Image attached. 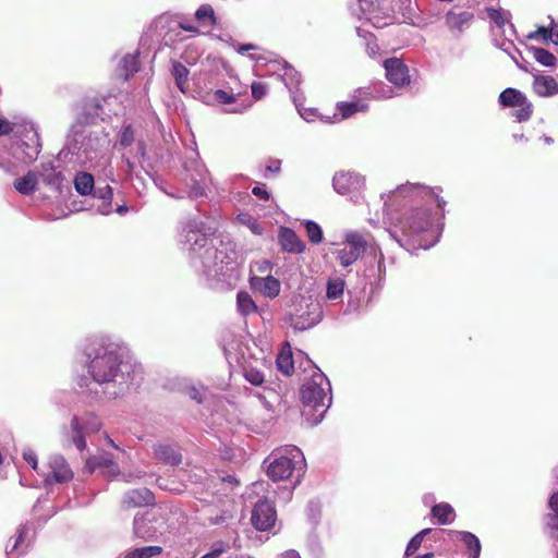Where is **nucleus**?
Here are the masks:
<instances>
[{"instance_id": "nucleus-1", "label": "nucleus", "mask_w": 558, "mask_h": 558, "mask_svg": "<svg viewBox=\"0 0 558 558\" xmlns=\"http://www.w3.org/2000/svg\"><path fill=\"white\" fill-rule=\"evenodd\" d=\"M384 209L395 227L401 231H390V235L412 252L418 248L428 250L438 242L439 234L430 229V208L437 205L444 208L446 202L439 197L438 192L422 184H401L389 193H383Z\"/></svg>"}, {"instance_id": "nucleus-2", "label": "nucleus", "mask_w": 558, "mask_h": 558, "mask_svg": "<svg viewBox=\"0 0 558 558\" xmlns=\"http://www.w3.org/2000/svg\"><path fill=\"white\" fill-rule=\"evenodd\" d=\"M85 356L92 381L82 379L80 387L93 399L122 397L142 380L141 365L126 359L117 343L93 341L86 347Z\"/></svg>"}, {"instance_id": "nucleus-3", "label": "nucleus", "mask_w": 558, "mask_h": 558, "mask_svg": "<svg viewBox=\"0 0 558 558\" xmlns=\"http://www.w3.org/2000/svg\"><path fill=\"white\" fill-rule=\"evenodd\" d=\"M180 242L190 254L192 267L213 286H233L240 277L235 244L221 234L207 233L203 223L189 221Z\"/></svg>"}, {"instance_id": "nucleus-4", "label": "nucleus", "mask_w": 558, "mask_h": 558, "mask_svg": "<svg viewBox=\"0 0 558 558\" xmlns=\"http://www.w3.org/2000/svg\"><path fill=\"white\" fill-rule=\"evenodd\" d=\"M302 412L310 425L319 424L331 404V386L327 376L314 367L311 378L301 388Z\"/></svg>"}, {"instance_id": "nucleus-5", "label": "nucleus", "mask_w": 558, "mask_h": 558, "mask_svg": "<svg viewBox=\"0 0 558 558\" xmlns=\"http://www.w3.org/2000/svg\"><path fill=\"white\" fill-rule=\"evenodd\" d=\"M266 473L274 482L284 481L290 477L293 470L305 466L303 452L295 446H286L274 451L265 459Z\"/></svg>"}, {"instance_id": "nucleus-6", "label": "nucleus", "mask_w": 558, "mask_h": 558, "mask_svg": "<svg viewBox=\"0 0 558 558\" xmlns=\"http://www.w3.org/2000/svg\"><path fill=\"white\" fill-rule=\"evenodd\" d=\"M320 304L312 296H296L288 313V322L295 330L303 331L314 327L322 319Z\"/></svg>"}, {"instance_id": "nucleus-7", "label": "nucleus", "mask_w": 558, "mask_h": 558, "mask_svg": "<svg viewBox=\"0 0 558 558\" xmlns=\"http://www.w3.org/2000/svg\"><path fill=\"white\" fill-rule=\"evenodd\" d=\"M22 126V137L11 145L10 154L16 161L29 165L37 159L41 150V144L34 123L25 122Z\"/></svg>"}, {"instance_id": "nucleus-8", "label": "nucleus", "mask_w": 558, "mask_h": 558, "mask_svg": "<svg viewBox=\"0 0 558 558\" xmlns=\"http://www.w3.org/2000/svg\"><path fill=\"white\" fill-rule=\"evenodd\" d=\"M102 423L100 418L94 413H83L82 415H74L71 420L70 430L68 436L71 442L80 450L86 449V435L94 434L100 430Z\"/></svg>"}, {"instance_id": "nucleus-9", "label": "nucleus", "mask_w": 558, "mask_h": 558, "mask_svg": "<svg viewBox=\"0 0 558 558\" xmlns=\"http://www.w3.org/2000/svg\"><path fill=\"white\" fill-rule=\"evenodd\" d=\"M332 187L338 194L348 196L351 202L357 204L363 199L365 179L354 171H338L332 178Z\"/></svg>"}, {"instance_id": "nucleus-10", "label": "nucleus", "mask_w": 558, "mask_h": 558, "mask_svg": "<svg viewBox=\"0 0 558 558\" xmlns=\"http://www.w3.org/2000/svg\"><path fill=\"white\" fill-rule=\"evenodd\" d=\"M166 527L163 517L156 511H145L135 514L133 520L134 536L144 541L156 539Z\"/></svg>"}, {"instance_id": "nucleus-11", "label": "nucleus", "mask_w": 558, "mask_h": 558, "mask_svg": "<svg viewBox=\"0 0 558 558\" xmlns=\"http://www.w3.org/2000/svg\"><path fill=\"white\" fill-rule=\"evenodd\" d=\"M366 246L367 242L364 235L356 231H351L345 234L344 242L332 254L342 267H349L365 252Z\"/></svg>"}, {"instance_id": "nucleus-12", "label": "nucleus", "mask_w": 558, "mask_h": 558, "mask_svg": "<svg viewBox=\"0 0 558 558\" xmlns=\"http://www.w3.org/2000/svg\"><path fill=\"white\" fill-rule=\"evenodd\" d=\"M349 9L352 15L368 21L376 28H383L392 22L391 16L381 17L379 0H354Z\"/></svg>"}, {"instance_id": "nucleus-13", "label": "nucleus", "mask_w": 558, "mask_h": 558, "mask_svg": "<svg viewBox=\"0 0 558 558\" xmlns=\"http://www.w3.org/2000/svg\"><path fill=\"white\" fill-rule=\"evenodd\" d=\"M100 148V140L96 134L75 133L73 143L69 144V151L81 161H92Z\"/></svg>"}, {"instance_id": "nucleus-14", "label": "nucleus", "mask_w": 558, "mask_h": 558, "mask_svg": "<svg viewBox=\"0 0 558 558\" xmlns=\"http://www.w3.org/2000/svg\"><path fill=\"white\" fill-rule=\"evenodd\" d=\"M48 472L45 475V483L51 485L65 484L73 480L74 473L68 461L61 454H52L48 460Z\"/></svg>"}, {"instance_id": "nucleus-15", "label": "nucleus", "mask_w": 558, "mask_h": 558, "mask_svg": "<svg viewBox=\"0 0 558 558\" xmlns=\"http://www.w3.org/2000/svg\"><path fill=\"white\" fill-rule=\"evenodd\" d=\"M270 66L274 73H278V75L281 77L291 94L293 102L299 108L300 95L298 86L301 83V74L286 61H271Z\"/></svg>"}, {"instance_id": "nucleus-16", "label": "nucleus", "mask_w": 558, "mask_h": 558, "mask_svg": "<svg viewBox=\"0 0 558 558\" xmlns=\"http://www.w3.org/2000/svg\"><path fill=\"white\" fill-rule=\"evenodd\" d=\"M83 471L88 474L99 472L109 478L117 477L120 474L118 463L114 462L111 454L107 452L89 457L85 462Z\"/></svg>"}, {"instance_id": "nucleus-17", "label": "nucleus", "mask_w": 558, "mask_h": 558, "mask_svg": "<svg viewBox=\"0 0 558 558\" xmlns=\"http://www.w3.org/2000/svg\"><path fill=\"white\" fill-rule=\"evenodd\" d=\"M445 25L453 37H460L469 29L474 21L471 11L451 9L445 14Z\"/></svg>"}, {"instance_id": "nucleus-18", "label": "nucleus", "mask_w": 558, "mask_h": 558, "mask_svg": "<svg viewBox=\"0 0 558 558\" xmlns=\"http://www.w3.org/2000/svg\"><path fill=\"white\" fill-rule=\"evenodd\" d=\"M276 519V509L268 500L258 501L252 511V524L259 531L269 530L274 526Z\"/></svg>"}, {"instance_id": "nucleus-19", "label": "nucleus", "mask_w": 558, "mask_h": 558, "mask_svg": "<svg viewBox=\"0 0 558 558\" xmlns=\"http://www.w3.org/2000/svg\"><path fill=\"white\" fill-rule=\"evenodd\" d=\"M248 282L252 290L270 300L277 298L281 291L280 281L271 275H252Z\"/></svg>"}, {"instance_id": "nucleus-20", "label": "nucleus", "mask_w": 558, "mask_h": 558, "mask_svg": "<svg viewBox=\"0 0 558 558\" xmlns=\"http://www.w3.org/2000/svg\"><path fill=\"white\" fill-rule=\"evenodd\" d=\"M387 80L398 87L410 84L408 66L398 58H390L384 62Z\"/></svg>"}, {"instance_id": "nucleus-21", "label": "nucleus", "mask_w": 558, "mask_h": 558, "mask_svg": "<svg viewBox=\"0 0 558 558\" xmlns=\"http://www.w3.org/2000/svg\"><path fill=\"white\" fill-rule=\"evenodd\" d=\"M154 494L148 488L130 489L121 499V508L130 510L132 508L149 506L154 504Z\"/></svg>"}, {"instance_id": "nucleus-22", "label": "nucleus", "mask_w": 558, "mask_h": 558, "mask_svg": "<svg viewBox=\"0 0 558 558\" xmlns=\"http://www.w3.org/2000/svg\"><path fill=\"white\" fill-rule=\"evenodd\" d=\"M278 240L282 251L287 253L302 254L305 251V243L290 228L281 227L278 232Z\"/></svg>"}, {"instance_id": "nucleus-23", "label": "nucleus", "mask_w": 558, "mask_h": 558, "mask_svg": "<svg viewBox=\"0 0 558 558\" xmlns=\"http://www.w3.org/2000/svg\"><path fill=\"white\" fill-rule=\"evenodd\" d=\"M191 181L189 196L195 199L205 196L207 182H211V179L204 165L196 166V177H192Z\"/></svg>"}, {"instance_id": "nucleus-24", "label": "nucleus", "mask_w": 558, "mask_h": 558, "mask_svg": "<svg viewBox=\"0 0 558 558\" xmlns=\"http://www.w3.org/2000/svg\"><path fill=\"white\" fill-rule=\"evenodd\" d=\"M534 92L541 97H549L558 94V83L553 76L538 75L534 77Z\"/></svg>"}, {"instance_id": "nucleus-25", "label": "nucleus", "mask_w": 558, "mask_h": 558, "mask_svg": "<svg viewBox=\"0 0 558 558\" xmlns=\"http://www.w3.org/2000/svg\"><path fill=\"white\" fill-rule=\"evenodd\" d=\"M156 458L170 465H179L182 462V454L175 446L157 445L155 446Z\"/></svg>"}, {"instance_id": "nucleus-26", "label": "nucleus", "mask_w": 558, "mask_h": 558, "mask_svg": "<svg viewBox=\"0 0 558 558\" xmlns=\"http://www.w3.org/2000/svg\"><path fill=\"white\" fill-rule=\"evenodd\" d=\"M39 177L43 182L58 190L63 181V175L61 171H58L52 162H43L40 166Z\"/></svg>"}, {"instance_id": "nucleus-27", "label": "nucleus", "mask_w": 558, "mask_h": 558, "mask_svg": "<svg viewBox=\"0 0 558 558\" xmlns=\"http://www.w3.org/2000/svg\"><path fill=\"white\" fill-rule=\"evenodd\" d=\"M138 52L128 53L120 60L118 73L124 81H128L138 71Z\"/></svg>"}, {"instance_id": "nucleus-28", "label": "nucleus", "mask_w": 558, "mask_h": 558, "mask_svg": "<svg viewBox=\"0 0 558 558\" xmlns=\"http://www.w3.org/2000/svg\"><path fill=\"white\" fill-rule=\"evenodd\" d=\"M37 174L33 171H28L24 177L17 178L14 181V189L22 195H31L37 189Z\"/></svg>"}, {"instance_id": "nucleus-29", "label": "nucleus", "mask_w": 558, "mask_h": 558, "mask_svg": "<svg viewBox=\"0 0 558 558\" xmlns=\"http://www.w3.org/2000/svg\"><path fill=\"white\" fill-rule=\"evenodd\" d=\"M93 196L102 201V204L97 209L99 214L109 215L112 211L111 203L113 193L109 185L95 187Z\"/></svg>"}, {"instance_id": "nucleus-30", "label": "nucleus", "mask_w": 558, "mask_h": 558, "mask_svg": "<svg viewBox=\"0 0 558 558\" xmlns=\"http://www.w3.org/2000/svg\"><path fill=\"white\" fill-rule=\"evenodd\" d=\"M432 515L437 519L439 524L446 525L453 522L456 512L451 505L447 502H440L433 506Z\"/></svg>"}, {"instance_id": "nucleus-31", "label": "nucleus", "mask_w": 558, "mask_h": 558, "mask_svg": "<svg viewBox=\"0 0 558 558\" xmlns=\"http://www.w3.org/2000/svg\"><path fill=\"white\" fill-rule=\"evenodd\" d=\"M74 187L80 195L87 196L93 194L95 181L90 173L78 172L74 178Z\"/></svg>"}, {"instance_id": "nucleus-32", "label": "nucleus", "mask_w": 558, "mask_h": 558, "mask_svg": "<svg viewBox=\"0 0 558 558\" xmlns=\"http://www.w3.org/2000/svg\"><path fill=\"white\" fill-rule=\"evenodd\" d=\"M368 109V105L363 100L341 101L337 104L341 119H348L356 112H364Z\"/></svg>"}, {"instance_id": "nucleus-33", "label": "nucleus", "mask_w": 558, "mask_h": 558, "mask_svg": "<svg viewBox=\"0 0 558 558\" xmlns=\"http://www.w3.org/2000/svg\"><path fill=\"white\" fill-rule=\"evenodd\" d=\"M489 20L496 25L497 28L504 29L508 25L511 34L515 33L513 24L510 23V13L504 10L493 8L487 9Z\"/></svg>"}, {"instance_id": "nucleus-34", "label": "nucleus", "mask_w": 558, "mask_h": 558, "mask_svg": "<svg viewBox=\"0 0 558 558\" xmlns=\"http://www.w3.org/2000/svg\"><path fill=\"white\" fill-rule=\"evenodd\" d=\"M236 308L243 316L257 312V305L251 294L246 291H239L236 294Z\"/></svg>"}, {"instance_id": "nucleus-35", "label": "nucleus", "mask_w": 558, "mask_h": 558, "mask_svg": "<svg viewBox=\"0 0 558 558\" xmlns=\"http://www.w3.org/2000/svg\"><path fill=\"white\" fill-rule=\"evenodd\" d=\"M526 98V96L515 88H506L499 95V104L504 107L515 108Z\"/></svg>"}, {"instance_id": "nucleus-36", "label": "nucleus", "mask_w": 558, "mask_h": 558, "mask_svg": "<svg viewBox=\"0 0 558 558\" xmlns=\"http://www.w3.org/2000/svg\"><path fill=\"white\" fill-rule=\"evenodd\" d=\"M548 507L553 514L548 517L547 526L550 530V535L558 538V492L550 496Z\"/></svg>"}, {"instance_id": "nucleus-37", "label": "nucleus", "mask_w": 558, "mask_h": 558, "mask_svg": "<svg viewBox=\"0 0 558 558\" xmlns=\"http://www.w3.org/2000/svg\"><path fill=\"white\" fill-rule=\"evenodd\" d=\"M278 369L284 375H291L294 369V362L290 347L283 348L277 356Z\"/></svg>"}, {"instance_id": "nucleus-38", "label": "nucleus", "mask_w": 558, "mask_h": 558, "mask_svg": "<svg viewBox=\"0 0 558 558\" xmlns=\"http://www.w3.org/2000/svg\"><path fill=\"white\" fill-rule=\"evenodd\" d=\"M244 378L254 386H262L265 381L264 372L257 366L246 363L242 366Z\"/></svg>"}, {"instance_id": "nucleus-39", "label": "nucleus", "mask_w": 558, "mask_h": 558, "mask_svg": "<svg viewBox=\"0 0 558 558\" xmlns=\"http://www.w3.org/2000/svg\"><path fill=\"white\" fill-rule=\"evenodd\" d=\"M529 52L532 57L544 66H554L556 64V57L544 48L529 47Z\"/></svg>"}, {"instance_id": "nucleus-40", "label": "nucleus", "mask_w": 558, "mask_h": 558, "mask_svg": "<svg viewBox=\"0 0 558 558\" xmlns=\"http://www.w3.org/2000/svg\"><path fill=\"white\" fill-rule=\"evenodd\" d=\"M162 553L160 546H145L126 551L123 558H151Z\"/></svg>"}, {"instance_id": "nucleus-41", "label": "nucleus", "mask_w": 558, "mask_h": 558, "mask_svg": "<svg viewBox=\"0 0 558 558\" xmlns=\"http://www.w3.org/2000/svg\"><path fill=\"white\" fill-rule=\"evenodd\" d=\"M461 541L470 549V558H478L481 554L480 539L471 532H460Z\"/></svg>"}, {"instance_id": "nucleus-42", "label": "nucleus", "mask_w": 558, "mask_h": 558, "mask_svg": "<svg viewBox=\"0 0 558 558\" xmlns=\"http://www.w3.org/2000/svg\"><path fill=\"white\" fill-rule=\"evenodd\" d=\"M172 75L175 80V84H177L178 88L182 93H185L187 76H189L187 68L180 62H174L172 65Z\"/></svg>"}, {"instance_id": "nucleus-43", "label": "nucleus", "mask_w": 558, "mask_h": 558, "mask_svg": "<svg viewBox=\"0 0 558 558\" xmlns=\"http://www.w3.org/2000/svg\"><path fill=\"white\" fill-rule=\"evenodd\" d=\"M304 227L311 243L318 244L323 241V230L318 223L313 220H306Z\"/></svg>"}, {"instance_id": "nucleus-44", "label": "nucleus", "mask_w": 558, "mask_h": 558, "mask_svg": "<svg viewBox=\"0 0 558 558\" xmlns=\"http://www.w3.org/2000/svg\"><path fill=\"white\" fill-rule=\"evenodd\" d=\"M344 281L342 279H331L327 282L328 300H338L343 295Z\"/></svg>"}, {"instance_id": "nucleus-45", "label": "nucleus", "mask_w": 558, "mask_h": 558, "mask_svg": "<svg viewBox=\"0 0 558 558\" xmlns=\"http://www.w3.org/2000/svg\"><path fill=\"white\" fill-rule=\"evenodd\" d=\"M195 19L202 23L208 22L210 25L216 24L215 11L209 4H202L195 12Z\"/></svg>"}, {"instance_id": "nucleus-46", "label": "nucleus", "mask_w": 558, "mask_h": 558, "mask_svg": "<svg viewBox=\"0 0 558 558\" xmlns=\"http://www.w3.org/2000/svg\"><path fill=\"white\" fill-rule=\"evenodd\" d=\"M533 112L532 104L525 98L519 106L514 108L512 116L519 121H526L531 118Z\"/></svg>"}, {"instance_id": "nucleus-47", "label": "nucleus", "mask_w": 558, "mask_h": 558, "mask_svg": "<svg viewBox=\"0 0 558 558\" xmlns=\"http://www.w3.org/2000/svg\"><path fill=\"white\" fill-rule=\"evenodd\" d=\"M430 529H424L414 535L407 546L405 556H412L421 547L424 536L430 533Z\"/></svg>"}, {"instance_id": "nucleus-48", "label": "nucleus", "mask_w": 558, "mask_h": 558, "mask_svg": "<svg viewBox=\"0 0 558 558\" xmlns=\"http://www.w3.org/2000/svg\"><path fill=\"white\" fill-rule=\"evenodd\" d=\"M274 264L269 259H259L251 264L252 274H260L264 276L270 275Z\"/></svg>"}, {"instance_id": "nucleus-49", "label": "nucleus", "mask_w": 558, "mask_h": 558, "mask_svg": "<svg viewBox=\"0 0 558 558\" xmlns=\"http://www.w3.org/2000/svg\"><path fill=\"white\" fill-rule=\"evenodd\" d=\"M135 142L134 129L131 124H125L120 133L119 143L123 147H130Z\"/></svg>"}, {"instance_id": "nucleus-50", "label": "nucleus", "mask_w": 558, "mask_h": 558, "mask_svg": "<svg viewBox=\"0 0 558 558\" xmlns=\"http://www.w3.org/2000/svg\"><path fill=\"white\" fill-rule=\"evenodd\" d=\"M211 99H213V101H215L217 104H221V105H229V104H233L235 101L234 95L231 93H228L223 89H216L211 94Z\"/></svg>"}, {"instance_id": "nucleus-51", "label": "nucleus", "mask_w": 558, "mask_h": 558, "mask_svg": "<svg viewBox=\"0 0 558 558\" xmlns=\"http://www.w3.org/2000/svg\"><path fill=\"white\" fill-rule=\"evenodd\" d=\"M205 393H206V389L203 386H201V387L189 386L185 388V395L198 403H202L204 401Z\"/></svg>"}, {"instance_id": "nucleus-52", "label": "nucleus", "mask_w": 558, "mask_h": 558, "mask_svg": "<svg viewBox=\"0 0 558 558\" xmlns=\"http://www.w3.org/2000/svg\"><path fill=\"white\" fill-rule=\"evenodd\" d=\"M27 534H28V529L26 526H22L19 530L17 536L15 537L13 544L12 545L9 544L7 546L8 553L12 554L15 550H20V547H21L22 543L24 542L25 537L27 536Z\"/></svg>"}, {"instance_id": "nucleus-53", "label": "nucleus", "mask_w": 558, "mask_h": 558, "mask_svg": "<svg viewBox=\"0 0 558 558\" xmlns=\"http://www.w3.org/2000/svg\"><path fill=\"white\" fill-rule=\"evenodd\" d=\"M23 459L32 466V469L37 470L38 460L37 454L32 448H24L22 451Z\"/></svg>"}, {"instance_id": "nucleus-54", "label": "nucleus", "mask_w": 558, "mask_h": 558, "mask_svg": "<svg viewBox=\"0 0 558 558\" xmlns=\"http://www.w3.org/2000/svg\"><path fill=\"white\" fill-rule=\"evenodd\" d=\"M251 88L252 96L256 100L262 99L267 94V85L262 82H254Z\"/></svg>"}, {"instance_id": "nucleus-55", "label": "nucleus", "mask_w": 558, "mask_h": 558, "mask_svg": "<svg viewBox=\"0 0 558 558\" xmlns=\"http://www.w3.org/2000/svg\"><path fill=\"white\" fill-rule=\"evenodd\" d=\"M496 47H498L504 52H518V48L514 46L513 41L510 39H494Z\"/></svg>"}, {"instance_id": "nucleus-56", "label": "nucleus", "mask_w": 558, "mask_h": 558, "mask_svg": "<svg viewBox=\"0 0 558 558\" xmlns=\"http://www.w3.org/2000/svg\"><path fill=\"white\" fill-rule=\"evenodd\" d=\"M122 162L124 165V171L129 179H131L132 174L135 172L136 169V161L128 156L126 154L122 155Z\"/></svg>"}, {"instance_id": "nucleus-57", "label": "nucleus", "mask_w": 558, "mask_h": 558, "mask_svg": "<svg viewBox=\"0 0 558 558\" xmlns=\"http://www.w3.org/2000/svg\"><path fill=\"white\" fill-rule=\"evenodd\" d=\"M538 37H542L546 41L548 39L551 40V27L547 28V27L542 26L537 31L530 33L527 36V38H530V39H537Z\"/></svg>"}, {"instance_id": "nucleus-58", "label": "nucleus", "mask_w": 558, "mask_h": 558, "mask_svg": "<svg viewBox=\"0 0 558 558\" xmlns=\"http://www.w3.org/2000/svg\"><path fill=\"white\" fill-rule=\"evenodd\" d=\"M374 258L377 263V276L380 279L386 272L385 258L383 252L380 250L378 252L374 251Z\"/></svg>"}, {"instance_id": "nucleus-59", "label": "nucleus", "mask_w": 558, "mask_h": 558, "mask_svg": "<svg viewBox=\"0 0 558 558\" xmlns=\"http://www.w3.org/2000/svg\"><path fill=\"white\" fill-rule=\"evenodd\" d=\"M144 476H145V472H143V471H135V472H130V473L122 474V478L126 483H131L134 480H140V478H142Z\"/></svg>"}, {"instance_id": "nucleus-60", "label": "nucleus", "mask_w": 558, "mask_h": 558, "mask_svg": "<svg viewBox=\"0 0 558 558\" xmlns=\"http://www.w3.org/2000/svg\"><path fill=\"white\" fill-rule=\"evenodd\" d=\"M252 193L259 197L260 199L267 201L270 197V194L263 186H254Z\"/></svg>"}, {"instance_id": "nucleus-61", "label": "nucleus", "mask_w": 558, "mask_h": 558, "mask_svg": "<svg viewBox=\"0 0 558 558\" xmlns=\"http://www.w3.org/2000/svg\"><path fill=\"white\" fill-rule=\"evenodd\" d=\"M13 132L12 124L3 119H0V135H7Z\"/></svg>"}, {"instance_id": "nucleus-62", "label": "nucleus", "mask_w": 558, "mask_h": 558, "mask_svg": "<svg viewBox=\"0 0 558 558\" xmlns=\"http://www.w3.org/2000/svg\"><path fill=\"white\" fill-rule=\"evenodd\" d=\"M551 41L558 45V21L551 22Z\"/></svg>"}, {"instance_id": "nucleus-63", "label": "nucleus", "mask_w": 558, "mask_h": 558, "mask_svg": "<svg viewBox=\"0 0 558 558\" xmlns=\"http://www.w3.org/2000/svg\"><path fill=\"white\" fill-rule=\"evenodd\" d=\"M222 551V548H215L211 551L203 555L201 558H219Z\"/></svg>"}, {"instance_id": "nucleus-64", "label": "nucleus", "mask_w": 558, "mask_h": 558, "mask_svg": "<svg viewBox=\"0 0 558 558\" xmlns=\"http://www.w3.org/2000/svg\"><path fill=\"white\" fill-rule=\"evenodd\" d=\"M279 558H301L300 554L294 549H289L281 554Z\"/></svg>"}]
</instances>
